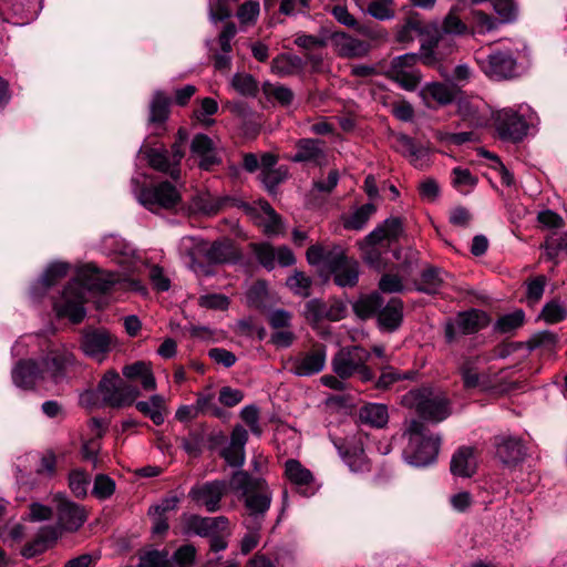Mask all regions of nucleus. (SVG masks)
Segmentation results:
<instances>
[{
    "label": "nucleus",
    "instance_id": "f3484780",
    "mask_svg": "<svg viewBox=\"0 0 567 567\" xmlns=\"http://www.w3.org/2000/svg\"><path fill=\"white\" fill-rule=\"evenodd\" d=\"M114 342L113 336L102 328H87L82 331L80 347L83 353L102 362Z\"/></svg>",
    "mask_w": 567,
    "mask_h": 567
},
{
    "label": "nucleus",
    "instance_id": "423d86ee",
    "mask_svg": "<svg viewBox=\"0 0 567 567\" xmlns=\"http://www.w3.org/2000/svg\"><path fill=\"white\" fill-rule=\"evenodd\" d=\"M401 403L432 423L442 422L450 415V402L445 394L430 386L410 390L402 396Z\"/></svg>",
    "mask_w": 567,
    "mask_h": 567
},
{
    "label": "nucleus",
    "instance_id": "603ef678",
    "mask_svg": "<svg viewBox=\"0 0 567 567\" xmlns=\"http://www.w3.org/2000/svg\"><path fill=\"white\" fill-rule=\"evenodd\" d=\"M231 85L239 94L245 96H254L258 92L257 82L250 74H235L231 80Z\"/></svg>",
    "mask_w": 567,
    "mask_h": 567
},
{
    "label": "nucleus",
    "instance_id": "b1692460",
    "mask_svg": "<svg viewBox=\"0 0 567 567\" xmlns=\"http://www.w3.org/2000/svg\"><path fill=\"white\" fill-rule=\"evenodd\" d=\"M11 375L14 385L23 390H33L40 381H44L39 362L32 359L18 361Z\"/></svg>",
    "mask_w": 567,
    "mask_h": 567
},
{
    "label": "nucleus",
    "instance_id": "39448f33",
    "mask_svg": "<svg viewBox=\"0 0 567 567\" xmlns=\"http://www.w3.org/2000/svg\"><path fill=\"white\" fill-rule=\"evenodd\" d=\"M181 245L187 251L190 258L189 267L194 271L203 267L199 259L208 264H230L239 259V252L229 239L208 244L196 237H183Z\"/></svg>",
    "mask_w": 567,
    "mask_h": 567
},
{
    "label": "nucleus",
    "instance_id": "f704fd0d",
    "mask_svg": "<svg viewBox=\"0 0 567 567\" xmlns=\"http://www.w3.org/2000/svg\"><path fill=\"white\" fill-rule=\"evenodd\" d=\"M306 62L296 54H281L271 62V70L280 76H288L303 71Z\"/></svg>",
    "mask_w": 567,
    "mask_h": 567
},
{
    "label": "nucleus",
    "instance_id": "9d476101",
    "mask_svg": "<svg viewBox=\"0 0 567 567\" xmlns=\"http://www.w3.org/2000/svg\"><path fill=\"white\" fill-rule=\"evenodd\" d=\"M187 140V133L184 128H179L177 132V138L169 152L165 147H142L141 153L144 154L148 165L161 173L169 175L174 181L179 179L181 168L179 164L185 155V142Z\"/></svg>",
    "mask_w": 567,
    "mask_h": 567
},
{
    "label": "nucleus",
    "instance_id": "680f3d73",
    "mask_svg": "<svg viewBox=\"0 0 567 567\" xmlns=\"http://www.w3.org/2000/svg\"><path fill=\"white\" fill-rule=\"evenodd\" d=\"M138 567H168V553L159 550L147 551L141 557Z\"/></svg>",
    "mask_w": 567,
    "mask_h": 567
},
{
    "label": "nucleus",
    "instance_id": "aec40b11",
    "mask_svg": "<svg viewBox=\"0 0 567 567\" xmlns=\"http://www.w3.org/2000/svg\"><path fill=\"white\" fill-rule=\"evenodd\" d=\"M306 257L310 265H321L330 272H332L336 268L349 259L341 246H323L319 244L310 246L307 249Z\"/></svg>",
    "mask_w": 567,
    "mask_h": 567
},
{
    "label": "nucleus",
    "instance_id": "dca6fc26",
    "mask_svg": "<svg viewBox=\"0 0 567 567\" xmlns=\"http://www.w3.org/2000/svg\"><path fill=\"white\" fill-rule=\"evenodd\" d=\"M494 125L502 140L512 142L522 141L528 131V124L524 116L509 107L494 114Z\"/></svg>",
    "mask_w": 567,
    "mask_h": 567
},
{
    "label": "nucleus",
    "instance_id": "ddd939ff",
    "mask_svg": "<svg viewBox=\"0 0 567 567\" xmlns=\"http://www.w3.org/2000/svg\"><path fill=\"white\" fill-rule=\"evenodd\" d=\"M489 323L487 313L480 309H470L458 312L453 320L446 322L445 339L449 343L456 340L458 334H474L486 328Z\"/></svg>",
    "mask_w": 567,
    "mask_h": 567
},
{
    "label": "nucleus",
    "instance_id": "473e14b6",
    "mask_svg": "<svg viewBox=\"0 0 567 567\" xmlns=\"http://www.w3.org/2000/svg\"><path fill=\"white\" fill-rule=\"evenodd\" d=\"M136 409L150 417L155 425H161L165 421L166 404L165 399L159 394H154L148 401H138L135 404Z\"/></svg>",
    "mask_w": 567,
    "mask_h": 567
},
{
    "label": "nucleus",
    "instance_id": "09e8293b",
    "mask_svg": "<svg viewBox=\"0 0 567 567\" xmlns=\"http://www.w3.org/2000/svg\"><path fill=\"white\" fill-rule=\"evenodd\" d=\"M556 343L557 334L549 330H544L533 334L527 342L529 350L542 349L547 352L553 351Z\"/></svg>",
    "mask_w": 567,
    "mask_h": 567
},
{
    "label": "nucleus",
    "instance_id": "864d4df0",
    "mask_svg": "<svg viewBox=\"0 0 567 567\" xmlns=\"http://www.w3.org/2000/svg\"><path fill=\"white\" fill-rule=\"evenodd\" d=\"M115 492V482L105 474H99L95 476L92 494L97 499H107Z\"/></svg>",
    "mask_w": 567,
    "mask_h": 567
},
{
    "label": "nucleus",
    "instance_id": "c756f323",
    "mask_svg": "<svg viewBox=\"0 0 567 567\" xmlns=\"http://www.w3.org/2000/svg\"><path fill=\"white\" fill-rule=\"evenodd\" d=\"M59 536L58 529L53 526L42 527L35 538L23 546L21 555L24 558H33L44 553L50 543H53Z\"/></svg>",
    "mask_w": 567,
    "mask_h": 567
},
{
    "label": "nucleus",
    "instance_id": "4d7b16f0",
    "mask_svg": "<svg viewBox=\"0 0 567 567\" xmlns=\"http://www.w3.org/2000/svg\"><path fill=\"white\" fill-rule=\"evenodd\" d=\"M287 177V173L282 168L261 169L260 179L269 193H275L277 186Z\"/></svg>",
    "mask_w": 567,
    "mask_h": 567
},
{
    "label": "nucleus",
    "instance_id": "13d9d810",
    "mask_svg": "<svg viewBox=\"0 0 567 567\" xmlns=\"http://www.w3.org/2000/svg\"><path fill=\"white\" fill-rule=\"evenodd\" d=\"M392 0H373L368 6V13L378 20H389L394 17V11L390 8Z\"/></svg>",
    "mask_w": 567,
    "mask_h": 567
},
{
    "label": "nucleus",
    "instance_id": "1a4fd4ad",
    "mask_svg": "<svg viewBox=\"0 0 567 567\" xmlns=\"http://www.w3.org/2000/svg\"><path fill=\"white\" fill-rule=\"evenodd\" d=\"M370 352L360 346L341 348L331 359L332 371L341 379L358 374L362 382L372 381L374 373L367 365Z\"/></svg>",
    "mask_w": 567,
    "mask_h": 567
},
{
    "label": "nucleus",
    "instance_id": "4be33fe9",
    "mask_svg": "<svg viewBox=\"0 0 567 567\" xmlns=\"http://www.w3.org/2000/svg\"><path fill=\"white\" fill-rule=\"evenodd\" d=\"M331 42L336 53L344 59L364 58L371 51V44L367 41L340 31L331 34Z\"/></svg>",
    "mask_w": 567,
    "mask_h": 567
},
{
    "label": "nucleus",
    "instance_id": "4c0bfd02",
    "mask_svg": "<svg viewBox=\"0 0 567 567\" xmlns=\"http://www.w3.org/2000/svg\"><path fill=\"white\" fill-rule=\"evenodd\" d=\"M446 276L447 274L441 268L430 267L422 271L416 290L429 295L436 293L443 286Z\"/></svg>",
    "mask_w": 567,
    "mask_h": 567
},
{
    "label": "nucleus",
    "instance_id": "a18cd8bd",
    "mask_svg": "<svg viewBox=\"0 0 567 567\" xmlns=\"http://www.w3.org/2000/svg\"><path fill=\"white\" fill-rule=\"evenodd\" d=\"M286 285L293 293L309 297L312 279L305 272L295 270L293 274L287 278Z\"/></svg>",
    "mask_w": 567,
    "mask_h": 567
},
{
    "label": "nucleus",
    "instance_id": "e2e57ef3",
    "mask_svg": "<svg viewBox=\"0 0 567 567\" xmlns=\"http://www.w3.org/2000/svg\"><path fill=\"white\" fill-rule=\"evenodd\" d=\"M265 92L284 106L290 105L293 101V92L285 85H269Z\"/></svg>",
    "mask_w": 567,
    "mask_h": 567
},
{
    "label": "nucleus",
    "instance_id": "5701e85b",
    "mask_svg": "<svg viewBox=\"0 0 567 567\" xmlns=\"http://www.w3.org/2000/svg\"><path fill=\"white\" fill-rule=\"evenodd\" d=\"M480 357L465 358L460 364V374L465 389L487 390L491 385L488 374L482 368Z\"/></svg>",
    "mask_w": 567,
    "mask_h": 567
},
{
    "label": "nucleus",
    "instance_id": "20e7f679",
    "mask_svg": "<svg viewBox=\"0 0 567 567\" xmlns=\"http://www.w3.org/2000/svg\"><path fill=\"white\" fill-rule=\"evenodd\" d=\"M403 437L408 444L403 450V458L409 464L422 467L435 462L441 437L427 434L424 423L416 419L404 422Z\"/></svg>",
    "mask_w": 567,
    "mask_h": 567
},
{
    "label": "nucleus",
    "instance_id": "9b49d317",
    "mask_svg": "<svg viewBox=\"0 0 567 567\" xmlns=\"http://www.w3.org/2000/svg\"><path fill=\"white\" fill-rule=\"evenodd\" d=\"M44 380L58 384L68 378L75 365V357L64 344L51 346L38 361Z\"/></svg>",
    "mask_w": 567,
    "mask_h": 567
},
{
    "label": "nucleus",
    "instance_id": "2eb2a0df",
    "mask_svg": "<svg viewBox=\"0 0 567 567\" xmlns=\"http://www.w3.org/2000/svg\"><path fill=\"white\" fill-rule=\"evenodd\" d=\"M228 492V484L221 480H214L195 484L188 492V497L208 513H216L221 508V501Z\"/></svg>",
    "mask_w": 567,
    "mask_h": 567
},
{
    "label": "nucleus",
    "instance_id": "3c124183",
    "mask_svg": "<svg viewBox=\"0 0 567 567\" xmlns=\"http://www.w3.org/2000/svg\"><path fill=\"white\" fill-rule=\"evenodd\" d=\"M326 310L327 302L320 299H311L305 305L303 316L309 323L317 324L326 319Z\"/></svg>",
    "mask_w": 567,
    "mask_h": 567
},
{
    "label": "nucleus",
    "instance_id": "bf43d9fd",
    "mask_svg": "<svg viewBox=\"0 0 567 567\" xmlns=\"http://www.w3.org/2000/svg\"><path fill=\"white\" fill-rule=\"evenodd\" d=\"M492 4L502 23L511 22L516 18L517 10L513 0H492Z\"/></svg>",
    "mask_w": 567,
    "mask_h": 567
},
{
    "label": "nucleus",
    "instance_id": "052dcab7",
    "mask_svg": "<svg viewBox=\"0 0 567 567\" xmlns=\"http://www.w3.org/2000/svg\"><path fill=\"white\" fill-rule=\"evenodd\" d=\"M259 2L246 1L238 8L237 18L241 24L255 23L259 16Z\"/></svg>",
    "mask_w": 567,
    "mask_h": 567
},
{
    "label": "nucleus",
    "instance_id": "0eeeda50",
    "mask_svg": "<svg viewBox=\"0 0 567 567\" xmlns=\"http://www.w3.org/2000/svg\"><path fill=\"white\" fill-rule=\"evenodd\" d=\"M131 184L137 202L150 212L175 209L182 202L181 192L168 181L140 186V182L132 178Z\"/></svg>",
    "mask_w": 567,
    "mask_h": 567
},
{
    "label": "nucleus",
    "instance_id": "79ce46f5",
    "mask_svg": "<svg viewBox=\"0 0 567 567\" xmlns=\"http://www.w3.org/2000/svg\"><path fill=\"white\" fill-rule=\"evenodd\" d=\"M452 184L461 193L466 194L477 184V177L470 169L455 167L452 171Z\"/></svg>",
    "mask_w": 567,
    "mask_h": 567
},
{
    "label": "nucleus",
    "instance_id": "69168bd1",
    "mask_svg": "<svg viewBox=\"0 0 567 567\" xmlns=\"http://www.w3.org/2000/svg\"><path fill=\"white\" fill-rule=\"evenodd\" d=\"M198 303L203 308L225 310L229 306V300L226 296L220 293H210L202 296Z\"/></svg>",
    "mask_w": 567,
    "mask_h": 567
},
{
    "label": "nucleus",
    "instance_id": "0e129e2a",
    "mask_svg": "<svg viewBox=\"0 0 567 567\" xmlns=\"http://www.w3.org/2000/svg\"><path fill=\"white\" fill-rule=\"evenodd\" d=\"M379 288L385 293L402 292L404 289L401 277L394 274H385L379 281Z\"/></svg>",
    "mask_w": 567,
    "mask_h": 567
},
{
    "label": "nucleus",
    "instance_id": "de8ad7c7",
    "mask_svg": "<svg viewBox=\"0 0 567 567\" xmlns=\"http://www.w3.org/2000/svg\"><path fill=\"white\" fill-rule=\"evenodd\" d=\"M442 31L445 34L462 35L466 33L467 27L458 16V8L452 7L443 20Z\"/></svg>",
    "mask_w": 567,
    "mask_h": 567
},
{
    "label": "nucleus",
    "instance_id": "6e6552de",
    "mask_svg": "<svg viewBox=\"0 0 567 567\" xmlns=\"http://www.w3.org/2000/svg\"><path fill=\"white\" fill-rule=\"evenodd\" d=\"M354 309L361 317L378 316V322L381 329L392 332L396 330L403 319V302L398 298H392L384 307L383 300L378 293L361 298Z\"/></svg>",
    "mask_w": 567,
    "mask_h": 567
},
{
    "label": "nucleus",
    "instance_id": "ea45409f",
    "mask_svg": "<svg viewBox=\"0 0 567 567\" xmlns=\"http://www.w3.org/2000/svg\"><path fill=\"white\" fill-rule=\"evenodd\" d=\"M375 210L377 207L371 203L360 206L349 217L344 219V228L352 230H361L367 225L371 216L375 213Z\"/></svg>",
    "mask_w": 567,
    "mask_h": 567
},
{
    "label": "nucleus",
    "instance_id": "e433bc0d",
    "mask_svg": "<svg viewBox=\"0 0 567 567\" xmlns=\"http://www.w3.org/2000/svg\"><path fill=\"white\" fill-rule=\"evenodd\" d=\"M171 99L163 92L157 91L154 93L150 103L148 123L151 125H162L166 122L169 115Z\"/></svg>",
    "mask_w": 567,
    "mask_h": 567
},
{
    "label": "nucleus",
    "instance_id": "2f4dec72",
    "mask_svg": "<svg viewBox=\"0 0 567 567\" xmlns=\"http://www.w3.org/2000/svg\"><path fill=\"white\" fill-rule=\"evenodd\" d=\"M359 419L364 424L382 429L389 421L388 408L382 403H368L359 410Z\"/></svg>",
    "mask_w": 567,
    "mask_h": 567
},
{
    "label": "nucleus",
    "instance_id": "c03bdc74",
    "mask_svg": "<svg viewBox=\"0 0 567 567\" xmlns=\"http://www.w3.org/2000/svg\"><path fill=\"white\" fill-rule=\"evenodd\" d=\"M258 262L267 270L276 267V249L269 243H256L250 245Z\"/></svg>",
    "mask_w": 567,
    "mask_h": 567
},
{
    "label": "nucleus",
    "instance_id": "7ed1b4c3",
    "mask_svg": "<svg viewBox=\"0 0 567 567\" xmlns=\"http://www.w3.org/2000/svg\"><path fill=\"white\" fill-rule=\"evenodd\" d=\"M443 37L437 34L421 43L420 55L405 53L394 58L386 71V76L406 91H414L421 82V72L416 69L417 60L429 66H435L442 59L439 47Z\"/></svg>",
    "mask_w": 567,
    "mask_h": 567
},
{
    "label": "nucleus",
    "instance_id": "a19ab883",
    "mask_svg": "<svg viewBox=\"0 0 567 567\" xmlns=\"http://www.w3.org/2000/svg\"><path fill=\"white\" fill-rule=\"evenodd\" d=\"M69 268L68 262H52L40 278L39 285H41L44 290H48L68 275Z\"/></svg>",
    "mask_w": 567,
    "mask_h": 567
},
{
    "label": "nucleus",
    "instance_id": "5fc2aeb1",
    "mask_svg": "<svg viewBox=\"0 0 567 567\" xmlns=\"http://www.w3.org/2000/svg\"><path fill=\"white\" fill-rule=\"evenodd\" d=\"M89 483L90 477L84 471L74 470L69 475V486L76 497L86 496Z\"/></svg>",
    "mask_w": 567,
    "mask_h": 567
},
{
    "label": "nucleus",
    "instance_id": "4468645a",
    "mask_svg": "<svg viewBox=\"0 0 567 567\" xmlns=\"http://www.w3.org/2000/svg\"><path fill=\"white\" fill-rule=\"evenodd\" d=\"M476 61L489 79L507 80L516 75L517 61L509 50H493L485 56H476Z\"/></svg>",
    "mask_w": 567,
    "mask_h": 567
},
{
    "label": "nucleus",
    "instance_id": "cd10ccee",
    "mask_svg": "<svg viewBox=\"0 0 567 567\" xmlns=\"http://www.w3.org/2000/svg\"><path fill=\"white\" fill-rule=\"evenodd\" d=\"M451 473L458 477H472L477 470L475 451L471 446H461L451 458Z\"/></svg>",
    "mask_w": 567,
    "mask_h": 567
},
{
    "label": "nucleus",
    "instance_id": "6ab92c4d",
    "mask_svg": "<svg viewBox=\"0 0 567 567\" xmlns=\"http://www.w3.org/2000/svg\"><path fill=\"white\" fill-rule=\"evenodd\" d=\"M496 457L505 466H515L523 462L526 456V446L523 441L516 436L501 434L493 439Z\"/></svg>",
    "mask_w": 567,
    "mask_h": 567
},
{
    "label": "nucleus",
    "instance_id": "f8f14e48",
    "mask_svg": "<svg viewBox=\"0 0 567 567\" xmlns=\"http://www.w3.org/2000/svg\"><path fill=\"white\" fill-rule=\"evenodd\" d=\"M97 391L102 395L104 403L112 408L131 405L140 395L135 385L123 381L114 371H109L101 379Z\"/></svg>",
    "mask_w": 567,
    "mask_h": 567
},
{
    "label": "nucleus",
    "instance_id": "6e6d98bb",
    "mask_svg": "<svg viewBox=\"0 0 567 567\" xmlns=\"http://www.w3.org/2000/svg\"><path fill=\"white\" fill-rule=\"evenodd\" d=\"M408 378V374L400 373L391 365H385L381 369V374L375 382V388L379 390H386L395 382Z\"/></svg>",
    "mask_w": 567,
    "mask_h": 567
},
{
    "label": "nucleus",
    "instance_id": "393cba45",
    "mask_svg": "<svg viewBox=\"0 0 567 567\" xmlns=\"http://www.w3.org/2000/svg\"><path fill=\"white\" fill-rule=\"evenodd\" d=\"M248 441V432L236 425L230 435L229 444L223 449L220 456L231 467H241L245 463V445Z\"/></svg>",
    "mask_w": 567,
    "mask_h": 567
},
{
    "label": "nucleus",
    "instance_id": "72a5a7b5",
    "mask_svg": "<svg viewBox=\"0 0 567 567\" xmlns=\"http://www.w3.org/2000/svg\"><path fill=\"white\" fill-rule=\"evenodd\" d=\"M401 233V219L398 217H390L367 236V241L369 244H380L384 239L393 240L396 239Z\"/></svg>",
    "mask_w": 567,
    "mask_h": 567
},
{
    "label": "nucleus",
    "instance_id": "338daca9",
    "mask_svg": "<svg viewBox=\"0 0 567 567\" xmlns=\"http://www.w3.org/2000/svg\"><path fill=\"white\" fill-rule=\"evenodd\" d=\"M473 20L480 33L491 32L498 27V21L483 11H474Z\"/></svg>",
    "mask_w": 567,
    "mask_h": 567
},
{
    "label": "nucleus",
    "instance_id": "37998d69",
    "mask_svg": "<svg viewBox=\"0 0 567 567\" xmlns=\"http://www.w3.org/2000/svg\"><path fill=\"white\" fill-rule=\"evenodd\" d=\"M524 319L525 313L523 310L504 315L496 321L494 330L499 333H511L523 326Z\"/></svg>",
    "mask_w": 567,
    "mask_h": 567
},
{
    "label": "nucleus",
    "instance_id": "c9c22d12",
    "mask_svg": "<svg viewBox=\"0 0 567 567\" xmlns=\"http://www.w3.org/2000/svg\"><path fill=\"white\" fill-rule=\"evenodd\" d=\"M334 282L342 287H354L359 279V264L355 259L349 258L332 272Z\"/></svg>",
    "mask_w": 567,
    "mask_h": 567
},
{
    "label": "nucleus",
    "instance_id": "49530a36",
    "mask_svg": "<svg viewBox=\"0 0 567 567\" xmlns=\"http://www.w3.org/2000/svg\"><path fill=\"white\" fill-rule=\"evenodd\" d=\"M195 556L196 548L193 545H183L168 558V567H193Z\"/></svg>",
    "mask_w": 567,
    "mask_h": 567
},
{
    "label": "nucleus",
    "instance_id": "a211bd4d",
    "mask_svg": "<svg viewBox=\"0 0 567 567\" xmlns=\"http://www.w3.org/2000/svg\"><path fill=\"white\" fill-rule=\"evenodd\" d=\"M327 349L319 344L310 351L289 360L290 371L297 377H311L321 372L326 365Z\"/></svg>",
    "mask_w": 567,
    "mask_h": 567
},
{
    "label": "nucleus",
    "instance_id": "bb28decb",
    "mask_svg": "<svg viewBox=\"0 0 567 567\" xmlns=\"http://www.w3.org/2000/svg\"><path fill=\"white\" fill-rule=\"evenodd\" d=\"M190 152L199 158V167L210 171L214 166L220 164V157L216 152L213 140L205 134H196L190 143Z\"/></svg>",
    "mask_w": 567,
    "mask_h": 567
},
{
    "label": "nucleus",
    "instance_id": "a878e982",
    "mask_svg": "<svg viewBox=\"0 0 567 567\" xmlns=\"http://www.w3.org/2000/svg\"><path fill=\"white\" fill-rule=\"evenodd\" d=\"M58 502V523L65 530H76L85 522V514L81 506L62 496H55Z\"/></svg>",
    "mask_w": 567,
    "mask_h": 567
},
{
    "label": "nucleus",
    "instance_id": "8fccbe9b",
    "mask_svg": "<svg viewBox=\"0 0 567 567\" xmlns=\"http://www.w3.org/2000/svg\"><path fill=\"white\" fill-rule=\"evenodd\" d=\"M540 317L549 324L558 323L567 318V308L559 300L547 302Z\"/></svg>",
    "mask_w": 567,
    "mask_h": 567
},
{
    "label": "nucleus",
    "instance_id": "774afa93",
    "mask_svg": "<svg viewBox=\"0 0 567 567\" xmlns=\"http://www.w3.org/2000/svg\"><path fill=\"white\" fill-rule=\"evenodd\" d=\"M546 285V277L538 276L527 284L526 297L529 303H536L543 297Z\"/></svg>",
    "mask_w": 567,
    "mask_h": 567
},
{
    "label": "nucleus",
    "instance_id": "c85d7f7f",
    "mask_svg": "<svg viewBox=\"0 0 567 567\" xmlns=\"http://www.w3.org/2000/svg\"><path fill=\"white\" fill-rule=\"evenodd\" d=\"M297 152L291 157L292 162L318 163L324 157L323 142L315 138H301L296 144Z\"/></svg>",
    "mask_w": 567,
    "mask_h": 567
},
{
    "label": "nucleus",
    "instance_id": "412c9836",
    "mask_svg": "<svg viewBox=\"0 0 567 567\" xmlns=\"http://www.w3.org/2000/svg\"><path fill=\"white\" fill-rule=\"evenodd\" d=\"M183 519L184 533L186 535H197L200 537L225 532L229 525V519L226 516L202 517L196 514H185Z\"/></svg>",
    "mask_w": 567,
    "mask_h": 567
},
{
    "label": "nucleus",
    "instance_id": "f257e3e1",
    "mask_svg": "<svg viewBox=\"0 0 567 567\" xmlns=\"http://www.w3.org/2000/svg\"><path fill=\"white\" fill-rule=\"evenodd\" d=\"M120 276L113 272H105L92 264L81 267L78 271V279L72 280L64 288L61 297L54 302V310L58 317L68 318L73 323H80L86 310V292H106L116 282Z\"/></svg>",
    "mask_w": 567,
    "mask_h": 567
},
{
    "label": "nucleus",
    "instance_id": "7c9ffc66",
    "mask_svg": "<svg viewBox=\"0 0 567 567\" xmlns=\"http://www.w3.org/2000/svg\"><path fill=\"white\" fill-rule=\"evenodd\" d=\"M455 94L456 91L453 86L439 82L427 83L421 90V95L427 105H430V100L440 105H447L454 101Z\"/></svg>",
    "mask_w": 567,
    "mask_h": 567
},
{
    "label": "nucleus",
    "instance_id": "58836bf2",
    "mask_svg": "<svg viewBox=\"0 0 567 567\" xmlns=\"http://www.w3.org/2000/svg\"><path fill=\"white\" fill-rule=\"evenodd\" d=\"M285 475L298 487L309 485L313 481L312 473L295 458H290L285 463Z\"/></svg>",
    "mask_w": 567,
    "mask_h": 567
},
{
    "label": "nucleus",
    "instance_id": "f03ea898",
    "mask_svg": "<svg viewBox=\"0 0 567 567\" xmlns=\"http://www.w3.org/2000/svg\"><path fill=\"white\" fill-rule=\"evenodd\" d=\"M230 487L244 501V527H262L272 501V494L266 481L238 471L230 480Z\"/></svg>",
    "mask_w": 567,
    "mask_h": 567
}]
</instances>
